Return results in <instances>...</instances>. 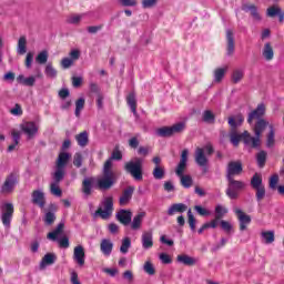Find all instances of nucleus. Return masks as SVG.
Instances as JSON below:
<instances>
[{
	"instance_id": "603ef678",
	"label": "nucleus",
	"mask_w": 284,
	"mask_h": 284,
	"mask_svg": "<svg viewBox=\"0 0 284 284\" xmlns=\"http://www.w3.org/2000/svg\"><path fill=\"white\" fill-rule=\"evenodd\" d=\"M216 116L214 115V113L210 110H206L203 112V121L204 123H214Z\"/></svg>"
},
{
	"instance_id": "f8f14e48",
	"label": "nucleus",
	"mask_w": 284,
	"mask_h": 284,
	"mask_svg": "<svg viewBox=\"0 0 284 284\" xmlns=\"http://www.w3.org/2000/svg\"><path fill=\"white\" fill-rule=\"evenodd\" d=\"M243 173V163L241 161H231L226 166V179H234Z\"/></svg>"
},
{
	"instance_id": "de8ad7c7",
	"label": "nucleus",
	"mask_w": 284,
	"mask_h": 284,
	"mask_svg": "<svg viewBox=\"0 0 284 284\" xmlns=\"http://www.w3.org/2000/svg\"><path fill=\"white\" fill-rule=\"evenodd\" d=\"M143 270L145 274H149V276H154L156 274V268L154 267V264L152 262L146 261L143 265Z\"/></svg>"
},
{
	"instance_id": "79ce46f5",
	"label": "nucleus",
	"mask_w": 284,
	"mask_h": 284,
	"mask_svg": "<svg viewBox=\"0 0 284 284\" xmlns=\"http://www.w3.org/2000/svg\"><path fill=\"white\" fill-rule=\"evenodd\" d=\"M44 73L49 79H57V74H59L57 69H54V65H52V62H49L45 65Z\"/></svg>"
},
{
	"instance_id": "a18cd8bd",
	"label": "nucleus",
	"mask_w": 284,
	"mask_h": 284,
	"mask_svg": "<svg viewBox=\"0 0 284 284\" xmlns=\"http://www.w3.org/2000/svg\"><path fill=\"white\" fill-rule=\"evenodd\" d=\"M130 247H132V240L130 237H124L120 246V252L122 254H128Z\"/></svg>"
},
{
	"instance_id": "3c124183",
	"label": "nucleus",
	"mask_w": 284,
	"mask_h": 284,
	"mask_svg": "<svg viewBox=\"0 0 284 284\" xmlns=\"http://www.w3.org/2000/svg\"><path fill=\"white\" fill-rule=\"evenodd\" d=\"M57 221V215L52 212H47L44 215V224L45 225H54V222Z\"/></svg>"
},
{
	"instance_id": "aec40b11",
	"label": "nucleus",
	"mask_w": 284,
	"mask_h": 284,
	"mask_svg": "<svg viewBox=\"0 0 284 284\" xmlns=\"http://www.w3.org/2000/svg\"><path fill=\"white\" fill-rule=\"evenodd\" d=\"M236 48V43L234 41V31L226 30V54L227 57H232L234 54V50Z\"/></svg>"
},
{
	"instance_id": "cd10ccee",
	"label": "nucleus",
	"mask_w": 284,
	"mask_h": 284,
	"mask_svg": "<svg viewBox=\"0 0 284 284\" xmlns=\"http://www.w3.org/2000/svg\"><path fill=\"white\" fill-rule=\"evenodd\" d=\"M64 229H65V224L63 222L59 223L58 226L55 227V230H53L52 232H49L47 234V239L49 241H57L59 235L63 234Z\"/></svg>"
},
{
	"instance_id": "052dcab7",
	"label": "nucleus",
	"mask_w": 284,
	"mask_h": 284,
	"mask_svg": "<svg viewBox=\"0 0 284 284\" xmlns=\"http://www.w3.org/2000/svg\"><path fill=\"white\" fill-rule=\"evenodd\" d=\"M74 168H81L83 165V155L81 153H75L73 156Z\"/></svg>"
},
{
	"instance_id": "b1692460",
	"label": "nucleus",
	"mask_w": 284,
	"mask_h": 284,
	"mask_svg": "<svg viewBox=\"0 0 284 284\" xmlns=\"http://www.w3.org/2000/svg\"><path fill=\"white\" fill-rule=\"evenodd\" d=\"M184 212H187V206L183 203H174L172 204L166 214L169 216H174V214H183Z\"/></svg>"
},
{
	"instance_id": "2eb2a0df",
	"label": "nucleus",
	"mask_w": 284,
	"mask_h": 284,
	"mask_svg": "<svg viewBox=\"0 0 284 284\" xmlns=\"http://www.w3.org/2000/svg\"><path fill=\"white\" fill-rule=\"evenodd\" d=\"M116 221L121 223V225L128 226L132 223V211L121 209L116 214H115Z\"/></svg>"
},
{
	"instance_id": "69168bd1",
	"label": "nucleus",
	"mask_w": 284,
	"mask_h": 284,
	"mask_svg": "<svg viewBox=\"0 0 284 284\" xmlns=\"http://www.w3.org/2000/svg\"><path fill=\"white\" fill-rule=\"evenodd\" d=\"M194 210L200 214V216H210V211L201 205H195Z\"/></svg>"
},
{
	"instance_id": "a19ab883",
	"label": "nucleus",
	"mask_w": 284,
	"mask_h": 284,
	"mask_svg": "<svg viewBox=\"0 0 284 284\" xmlns=\"http://www.w3.org/2000/svg\"><path fill=\"white\" fill-rule=\"evenodd\" d=\"M28 40L26 36H21L18 40V54H26L27 52Z\"/></svg>"
},
{
	"instance_id": "7c9ffc66",
	"label": "nucleus",
	"mask_w": 284,
	"mask_h": 284,
	"mask_svg": "<svg viewBox=\"0 0 284 284\" xmlns=\"http://www.w3.org/2000/svg\"><path fill=\"white\" fill-rule=\"evenodd\" d=\"M68 161H70V153L61 152L58 155L55 168H62L63 170H65V165H68Z\"/></svg>"
},
{
	"instance_id": "f03ea898",
	"label": "nucleus",
	"mask_w": 284,
	"mask_h": 284,
	"mask_svg": "<svg viewBox=\"0 0 284 284\" xmlns=\"http://www.w3.org/2000/svg\"><path fill=\"white\" fill-rule=\"evenodd\" d=\"M124 170L135 181H143V160L141 158H135L134 161L126 162Z\"/></svg>"
},
{
	"instance_id": "5fc2aeb1",
	"label": "nucleus",
	"mask_w": 284,
	"mask_h": 284,
	"mask_svg": "<svg viewBox=\"0 0 284 284\" xmlns=\"http://www.w3.org/2000/svg\"><path fill=\"white\" fill-rule=\"evenodd\" d=\"M243 77H245V73H243V71L235 70V71H233V74H232V82L241 83V81L243 80Z\"/></svg>"
},
{
	"instance_id": "4468645a",
	"label": "nucleus",
	"mask_w": 284,
	"mask_h": 284,
	"mask_svg": "<svg viewBox=\"0 0 284 284\" xmlns=\"http://www.w3.org/2000/svg\"><path fill=\"white\" fill-rule=\"evenodd\" d=\"M265 116V104H258L255 110L248 113L247 123L252 125L253 121H261Z\"/></svg>"
},
{
	"instance_id": "0e129e2a",
	"label": "nucleus",
	"mask_w": 284,
	"mask_h": 284,
	"mask_svg": "<svg viewBox=\"0 0 284 284\" xmlns=\"http://www.w3.org/2000/svg\"><path fill=\"white\" fill-rule=\"evenodd\" d=\"M59 247H62L63 250H68L70 247V239L68 236L61 237L59 241Z\"/></svg>"
},
{
	"instance_id": "4d7b16f0",
	"label": "nucleus",
	"mask_w": 284,
	"mask_h": 284,
	"mask_svg": "<svg viewBox=\"0 0 284 284\" xmlns=\"http://www.w3.org/2000/svg\"><path fill=\"white\" fill-rule=\"evenodd\" d=\"M266 14H267V17H271L273 19L274 17H277L278 14H281V8L275 7V6L270 7L266 10Z\"/></svg>"
},
{
	"instance_id": "39448f33",
	"label": "nucleus",
	"mask_w": 284,
	"mask_h": 284,
	"mask_svg": "<svg viewBox=\"0 0 284 284\" xmlns=\"http://www.w3.org/2000/svg\"><path fill=\"white\" fill-rule=\"evenodd\" d=\"M251 187L255 191V197L257 203H261L265 199V184H263V178L261 174L255 173L251 179Z\"/></svg>"
},
{
	"instance_id": "6e6552de",
	"label": "nucleus",
	"mask_w": 284,
	"mask_h": 284,
	"mask_svg": "<svg viewBox=\"0 0 284 284\" xmlns=\"http://www.w3.org/2000/svg\"><path fill=\"white\" fill-rule=\"evenodd\" d=\"M226 180L229 182L226 196L232 200L239 199V192H241V190H245V182L234 180V178H226Z\"/></svg>"
},
{
	"instance_id": "c03bdc74",
	"label": "nucleus",
	"mask_w": 284,
	"mask_h": 284,
	"mask_svg": "<svg viewBox=\"0 0 284 284\" xmlns=\"http://www.w3.org/2000/svg\"><path fill=\"white\" fill-rule=\"evenodd\" d=\"M187 223L192 232H196V217L192 214V209L187 210Z\"/></svg>"
},
{
	"instance_id": "c85d7f7f",
	"label": "nucleus",
	"mask_w": 284,
	"mask_h": 284,
	"mask_svg": "<svg viewBox=\"0 0 284 284\" xmlns=\"http://www.w3.org/2000/svg\"><path fill=\"white\" fill-rule=\"evenodd\" d=\"M176 261L179 263H182L183 265H187L189 267L196 265V258H194L187 254L178 255Z\"/></svg>"
},
{
	"instance_id": "5701e85b",
	"label": "nucleus",
	"mask_w": 284,
	"mask_h": 284,
	"mask_svg": "<svg viewBox=\"0 0 284 284\" xmlns=\"http://www.w3.org/2000/svg\"><path fill=\"white\" fill-rule=\"evenodd\" d=\"M244 12H250L254 21H261V13H258V8L255 4L246 3L242 6Z\"/></svg>"
},
{
	"instance_id": "e2e57ef3",
	"label": "nucleus",
	"mask_w": 284,
	"mask_h": 284,
	"mask_svg": "<svg viewBox=\"0 0 284 284\" xmlns=\"http://www.w3.org/2000/svg\"><path fill=\"white\" fill-rule=\"evenodd\" d=\"M276 185H278V174L272 175L268 181V187L271 190H276Z\"/></svg>"
},
{
	"instance_id": "a878e982",
	"label": "nucleus",
	"mask_w": 284,
	"mask_h": 284,
	"mask_svg": "<svg viewBox=\"0 0 284 284\" xmlns=\"http://www.w3.org/2000/svg\"><path fill=\"white\" fill-rule=\"evenodd\" d=\"M243 121H245V118L243 116V114L239 113L235 116L229 118V125L231 130H236V128L243 125Z\"/></svg>"
},
{
	"instance_id": "473e14b6",
	"label": "nucleus",
	"mask_w": 284,
	"mask_h": 284,
	"mask_svg": "<svg viewBox=\"0 0 284 284\" xmlns=\"http://www.w3.org/2000/svg\"><path fill=\"white\" fill-rule=\"evenodd\" d=\"M75 141H77L78 145H80V148H85V145H88V143H90V138L88 135V131H83V132L79 133L78 135H75Z\"/></svg>"
},
{
	"instance_id": "774afa93",
	"label": "nucleus",
	"mask_w": 284,
	"mask_h": 284,
	"mask_svg": "<svg viewBox=\"0 0 284 284\" xmlns=\"http://www.w3.org/2000/svg\"><path fill=\"white\" fill-rule=\"evenodd\" d=\"M71 284H81L79 281V273L75 271L71 272V277H70Z\"/></svg>"
},
{
	"instance_id": "412c9836",
	"label": "nucleus",
	"mask_w": 284,
	"mask_h": 284,
	"mask_svg": "<svg viewBox=\"0 0 284 284\" xmlns=\"http://www.w3.org/2000/svg\"><path fill=\"white\" fill-rule=\"evenodd\" d=\"M31 201L33 205H38V207H45V193L39 190H34L31 194Z\"/></svg>"
},
{
	"instance_id": "c9c22d12",
	"label": "nucleus",
	"mask_w": 284,
	"mask_h": 284,
	"mask_svg": "<svg viewBox=\"0 0 284 284\" xmlns=\"http://www.w3.org/2000/svg\"><path fill=\"white\" fill-rule=\"evenodd\" d=\"M180 178V183L182 185V187H185L186 190L192 187V185L194 184V180H192V175H179Z\"/></svg>"
},
{
	"instance_id": "4be33fe9",
	"label": "nucleus",
	"mask_w": 284,
	"mask_h": 284,
	"mask_svg": "<svg viewBox=\"0 0 284 284\" xmlns=\"http://www.w3.org/2000/svg\"><path fill=\"white\" fill-rule=\"evenodd\" d=\"M20 129L22 130V132H24V134H27L28 139H32V136H34V134L39 132V128L34 122H27L24 124H21Z\"/></svg>"
},
{
	"instance_id": "f257e3e1",
	"label": "nucleus",
	"mask_w": 284,
	"mask_h": 284,
	"mask_svg": "<svg viewBox=\"0 0 284 284\" xmlns=\"http://www.w3.org/2000/svg\"><path fill=\"white\" fill-rule=\"evenodd\" d=\"M123 159V153L119 151V149L113 150L111 158H109L102 169V176L98 178L95 187L100 192H108V190H112L116 184L118 178L116 172L112 170V161H121Z\"/></svg>"
},
{
	"instance_id": "9b49d317",
	"label": "nucleus",
	"mask_w": 284,
	"mask_h": 284,
	"mask_svg": "<svg viewBox=\"0 0 284 284\" xmlns=\"http://www.w3.org/2000/svg\"><path fill=\"white\" fill-rule=\"evenodd\" d=\"M12 216H14V205L12 203H6L2 206L1 215V221L4 227H10V223H12Z\"/></svg>"
},
{
	"instance_id": "13d9d810",
	"label": "nucleus",
	"mask_w": 284,
	"mask_h": 284,
	"mask_svg": "<svg viewBox=\"0 0 284 284\" xmlns=\"http://www.w3.org/2000/svg\"><path fill=\"white\" fill-rule=\"evenodd\" d=\"M185 168H187V162H179L175 169L176 176H183V173L185 172Z\"/></svg>"
},
{
	"instance_id": "680f3d73",
	"label": "nucleus",
	"mask_w": 284,
	"mask_h": 284,
	"mask_svg": "<svg viewBox=\"0 0 284 284\" xmlns=\"http://www.w3.org/2000/svg\"><path fill=\"white\" fill-rule=\"evenodd\" d=\"M60 65L63 68V70H68L74 65V62L70 58H63L60 62Z\"/></svg>"
},
{
	"instance_id": "72a5a7b5",
	"label": "nucleus",
	"mask_w": 284,
	"mask_h": 284,
	"mask_svg": "<svg viewBox=\"0 0 284 284\" xmlns=\"http://www.w3.org/2000/svg\"><path fill=\"white\" fill-rule=\"evenodd\" d=\"M126 103L131 109V112L136 115V94L131 92L126 97Z\"/></svg>"
},
{
	"instance_id": "c756f323",
	"label": "nucleus",
	"mask_w": 284,
	"mask_h": 284,
	"mask_svg": "<svg viewBox=\"0 0 284 284\" xmlns=\"http://www.w3.org/2000/svg\"><path fill=\"white\" fill-rule=\"evenodd\" d=\"M143 219H145V212L138 213L131 222V230H141Z\"/></svg>"
},
{
	"instance_id": "423d86ee",
	"label": "nucleus",
	"mask_w": 284,
	"mask_h": 284,
	"mask_svg": "<svg viewBox=\"0 0 284 284\" xmlns=\"http://www.w3.org/2000/svg\"><path fill=\"white\" fill-rule=\"evenodd\" d=\"M103 207H98L94 213V216H101L103 221H108L112 213L114 212V199L112 196H108L102 202Z\"/></svg>"
},
{
	"instance_id": "bf43d9fd",
	"label": "nucleus",
	"mask_w": 284,
	"mask_h": 284,
	"mask_svg": "<svg viewBox=\"0 0 284 284\" xmlns=\"http://www.w3.org/2000/svg\"><path fill=\"white\" fill-rule=\"evenodd\" d=\"M50 191L53 196H61L63 194V191H61V187L57 183H51Z\"/></svg>"
},
{
	"instance_id": "49530a36",
	"label": "nucleus",
	"mask_w": 284,
	"mask_h": 284,
	"mask_svg": "<svg viewBox=\"0 0 284 284\" xmlns=\"http://www.w3.org/2000/svg\"><path fill=\"white\" fill-rule=\"evenodd\" d=\"M55 172L53 174V179L55 183H61L63 181V178L65 176V169L55 166Z\"/></svg>"
},
{
	"instance_id": "ddd939ff",
	"label": "nucleus",
	"mask_w": 284,
	"mask_h": 284,
	"mask_svg": "<svg viewBox=\"0 0 284 284\" xmlns=\"http://www.w3.org/2000/svg\"><path fill=\"white\" fill-rule=\"evenodd\" d=\"M234 213L236 214L237 221L240 222V231L245 232L250 223H252V217L245 214V212H243L241 209H235Z\"/></svg>"
},
{
	"instance_id": "6e6d98bb",
	"label": "nucleus",
	"mask_w": 284,
	"mask_h": 284,
	"mask_svg": "<svg viewBox=\"0 0 284 284\" xmlns=\"http://www.w3.org/2000/svg\"><path fill=\"white\" fill-rule=\"evenodd\" d=\"M220 225H221L222 230L224 232H226V234H232V230H233L232 223H230L225 220H221Z\"/></svg>"
},
{
	"instance_id": "dca6fc26",
	"label": "nucleus",
	"mask_w": 284,
	"mask_h": 284,
	"mask_svg": "<svg viewBox=\"0 0 284 284\" xmlns=\"http://www.w3.org/2000/svg\"><path fill=\"white\" fill-rule=\"evenodd\" d=\"M81 192L84 196H92L94 193V178H84L82 181Z\"/></svg>"
},
{
	"instance_id": "864d4df0",
	"label": "nucleus",
	"mask_w": 284,
	"mask_h": 284,
	"mask_svg": "<svg viewBox=\"0 0 284 284\" xmlns=\"http://www.w3.org/2000/svg\"><path fill=\"white\" fill-rule=\"evenodd\" d=\"M37 63L40 65H44V63H48V51H41L37 58H36Z\"/></svg>"
},
{
	"instance_id": "e433bc0d",
	"label": "nucleus",
	"mask_w": 284,
	"mask_h": 284,
	"mask_svg": "<svg viewBox=\"0 0 284 284\" xmlns=\"http://www.w3.org/2000/svg\"><path fill=\"white\" fill-rule=\"evenodd\" d=\"M261 236L264 240V243L266 245H271V243H274V241L276 239L275 235H274V231H263L261 233Z\"/></svg>"
},
{
	"instance_id": "393cba45",
	"label": "nucleus",
	"mask_w": 284,
	"mask_h": 284,
	"mask_svg": "<svg viewBox=\"0 0 284 284\" xmlns=\"http://www.w3.org/2000/svg\"><path fill=\"white\" fill-rule=\"evenodd\" d=\"M100 250L104 256H110V254H112V250H114V244L111 240L103 239L100 243Z\"/></svg>"
},
{
	"instance_id": "ea45409f",
	"label": "nucleus",
	"mask_w": 284,
	"mask_h": 284,
	"mask_svg": "<svg viewBox=\"0 0 284 284\" xmlns=\"http://www.w3.org/2000/svg\"><path fill=\"white\" fill-rule=\"evenodd\" d=\"M256 162L258 168H265V163H267V152L266 151H260L256 154Z\"/></svg>"
},
{
	"instance_id": "37998d69",
	"label": "nucleus",
	"mask_w": 284,
	"mask_h": 284,
	"mask_svg": "<svg viewBox=\"0 0 284 284\" xmlns=\"http://www.w3.org/2000/svg\"><path fill=\"white\" fill-rule=\"evenodd\" d=\"M225 72H227V68H217L214 70L215 83H221L223 81Z\"/></svg>"
},
{
	"instance_id": "58836bf2",
	"label": "nucleus",
	"mask_w": 284,
	"mask_h": 284,
	"mask_svg": "<svg viewBox=\"0 0 284 284\" xmlns=\"http://www.w3.org/2000/svg\"><path fill=\"white\" fill-rule=\"evenodd\" d=\"M83 108H85V99L80 98L75 101L74 114H75L77 119H79L81 116V112H83Z\"/></svg>"
},
{
	"instance_id": "7ed1b4c3",
	"label": "nucleus",
	"mask_w": 284,
	"mask_h": 284,
	"mask_svg": "<svg viewBox=\"0 0 284 284\" xmlns=\"http://www.w3.org/2000/svg\"><path fill=\"white\" fill-rule=\"evenodd\" d=\"M205 152L207 155H205ZM213 154L214 146H212V144H206L204 148H196L194 154L195 163L200 168H205L209 163L207 156H212Z\"/></svg>"
},
{
	"instance_id": "338daca9",
	"label": "nucleus",
	"mask_w": 284,
	"mask_h": 284,
	"mask_svg": "<svg viewBox=\"0 0 284 284\" xmlns=\"http://www.w3.org/2000/svg\"><path fill=\"white\" fill-rule=\"evenodd\" d=\"M159 3V0H142V8L148 9V8H154Z\"/></svg>"
},
{
	"instance_id": "a211bd4d",
	"label": "nucleus",
	"mask_w": 284,
	"mask_h": 284,
	"mask_svg": "<svg viewBox=\"0 0 284 284\" xmlns=\"http://www.w3.org/2000/svg\"><path fill=\"white\" fill-rule=\"evenodd\" d=\"M73 260L80 265V267H83L85 265V248H83L82 245H78L73 250Z\"/></svg>"
},
{
	"instance_id": "f704fd0d",
	"label": "nucleus",
	"mask_w": 284,
	"mask_h": 284,
	"mask_svg": "<svg viewBox=\"0 0 284 284\" xmlns=\"http://www.w3.org/2000/svg\"><path fill=\"white\" fill-rule=\"evenodd\" d=\"M12 139H13V144H10L8 146V152H14L17 149V145H19V141H21V133L19 131H12L11 132Z\"/></svg>"
},
{
	"instance_id": "6ab92c4d",
	"label": "nucleus",
	"mask_w": 284,
	"mask_h": 284,
	"mask_svg": "<svg viewBox=\"0 0 284 284\" xmlns=\"http://www.w3.org/2000/svg\"><path fill=\"white\" fill-rule=\"evenodd\" d=\"M134 186H128L126 189L123 190L122 195L119 199L120 205L123 207L132 201V196L134 195Z\"/></svg>"
},
{
	"instance_id": "1a4fd4ad",
	"label": "nucleus",
	"mask_w": 284,
	"mask_h": 284,
	"mask_svg": "<svg viewBox=\"0 0 284 284\" xmlns=\"http://www.w3.org/2000/svg\"><path fill=\"white\" fill-rule=\"evenodd\" d=\"M185 130V123L179 122L173 124L172 126H162L156 130L158 136H162L163 139H168L170 136H174V134H180Z\"/></svg>"
},
{
	"instance_id": "bb28decb",
	"label": "nucleus",
	"mask_w": 284,
	"mask_h": 284,
	"mask_svg": "<svg viewBox=\"0 0 284 284\" xmlns=\"http://www.w3.org/2000/svg\"><path fill=\"white\" fill-rule=\"evenodd\" d=\"M54 263H57V254L47 253L40 262V268L43 270L47 265H54Z\"/></svg>"
},
{
	"instance_id": "8fccbe9b",
	"label": "nucleus",
	"mask_w": 284,
	"mask_h": 284,
	"mask_svg": "<svg viewBox=\"0 0 284 284\" xmlns=\"http://www.w3.org/2000/svg\"><path fill=\"white\" fill-rule=\"evenodd\" d=\"M165 176V169L162 166H155L153 170V178L158 181H161Z\"/></svg>"
},
{
	"instance_id": "20e7f679",
	"label": "nucleus",
	"mask_w": 284,
	"mask_h": 284,
	"mask_svg": "<svg viewBox=\"0 0 284 284\" xmlns=\"http://www.w3.org/2000/svg\"><path fill=\"white\" fill-rule=\"evenodd\" d=\"M267 125H270V122L266 120H257L255 122V125L253 128V132L255 136L251 135V141H252V148L256 150V148H261V136L263 132L267 129Z\"/></svg>"
},
{
	"instance_id": "f3484780",
	"label": "nucleus",
	"mask_w": 284,
	"mask_h": 284,
	"mask_svg": "<svg viewBox=\"0 0 284 284\" xmlns=\"http://www.w3.org/2000/svg\"><path fill=\"white\" fill-rule=\"evenodd\" d=\"M143 250H152L154 247V235L152 231H144L141 236Z\"/></svg>"
},
{
	"instance_id": "2f4dec72",
	"label": "nucleus",
	"mask_w": 284,
	"mask_h": 284,
	"mask_svg": "<svg viewBox=\"0 0 284 284\" xmlns=\"http://www.w3.org/2000/svg\"><path fill=\"white\" fill-rule=\"evenodd\" d=\"M262 55L266 61H272V59H274V48L272 47V43L266 42L264 44Z\"/></svg>"
},
{
	"instance_id": "9d476101",
	"label": "nucleus",
	"mask_w": 284,
	"mask_h": 284,
	"mask_svg": "<svg viewBox=\"0 0 284 284\" xmlns=\"http://www.w3.org/2000/svg\"><path fill=\"white\" fill-rule=\"evenodd\" d=\"M230 139L234 148H239V143H241V141H243L244 145H250L252 148V134H250L247 131L239 134L236 133V130H232Z\"/></svg>"
},
{
	"instance_id": "4c0bfd02",
	"label": "nucleus",
	"mask_w": 284,
	"mask_h": 284,
	"mask_svg": "<svg viewBox=\"0 0 284 284\" xmlns=\"http://www.w3.org/2000/svg\"><path fill=\"white\" fill-rule=\"evenodd\" d=\"M276 144L274 126L270 125V132L266 135V148H274Z\"/></svg>"
},
{
	"instance_id": "0eeeda50",
	"label": "nucleus",
	"mask_w": 284,
	"mask_h": 284,
	"mask_svg": "<svg viewBox=\"0 0 284 284\" xmlns=\"http://www.w3.org/2000/svg\"><path fill=\"white\" fill-rule=\"evenodd\" d=\"M19 184V174L17 172H11L6 176L3 184L0 187V194H12L14 187Z\"/></svg>"
},
{
	"instance_id": "09e8293b",
	"label": "nucleus",
	"mask_w": 284,
	"mask_h": 284,
	"mask_svg": "<svg viewBox=\"0 0 284 284\" xmlns=\"http://www.w3.org/2000/svg\"><path fill=\"white\" fill-rule=\"evenodd\" d=\"M225 214H227V209L223 207V205H221V204L215 206V219H216V221H221V219H223V216H225Z\"/></svg>"
}]
</instances>
